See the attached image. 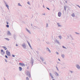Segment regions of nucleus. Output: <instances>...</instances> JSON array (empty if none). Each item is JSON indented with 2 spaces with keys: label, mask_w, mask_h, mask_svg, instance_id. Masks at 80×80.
Returning a JSON list of instances; mask_svg holds the SVG:
<instances>
[{
  "label": "nucleus",
  "mask_w": 80,
  "mask_h": 80,
  "mask_svg": "<svg viewBox=\"0 0 80 80\" xmlns=\"http://www.w3.org/2000/svg\"><path fill=\"white\" fill-rule=\"evenodd\" d=\"M22 46L24 48H25V49H26L27 48V46H26V44H25V43H24L23 44H22Z\"/></svg>",
  "instance_id": "f257e3e1"
},
{
  "label": "nucleus",
  "mask_w": 80,
  "mask_h": 80,
  "mask_svg": "<svg viewBox=\"0 0 80 80\" xmlns=\"http://www.w3.org/2000/svg\"><path fill=\"white\" fill-rule=\"evenodd\" d=\"M26 75H27V76L29 77V78H30V73L29 71H28L26 72Z\"/></svg>",
  "instance_id": "f03ea898"
},
{
  "label": "nucleus",
  "mask_w": 80,
  "mask_h": 80,
  "mask_svg": "<svg viewBox=\"0 0 80 80\" xmlns=\"http://www.w3.org/2000/svg\"><path fill=\"white\" fill-rule=\"evenodd\" d=\"M6 54H7L8 56H10V52H8V50H7L6 51Z\"/></svg>",
  "instance_id": "7ed1b4c3"
},
{
  "label": "nucleus",
  "mask_w": 80,
  "mask_h": 80,
  "mask_svg": "<svg viewBox=\"0 0 80 80\" xmlns=\"http://www.w3.org/2000/svg\"><path fill=\"white\" fill-rule=\"evenodd\" d=\"M76 67L77 68V69H78V70H80V65H79L76 64Z\"/></svg>",
  "instance_id": "20e7f679"
},
{
  "label": "nucleus",
  "mask_w": 80,
  "mask_h": 80,
  "mask_svg": "<svg viewBox=\"0 0 80 80\" xmlns=\"http://www.w3.org/2000/svg\"><path fill=\"white\" fill-rule=\"evenodd\" d=\"M26 31L28 32L29 34H31V32L28 29H27V28H26Z\"/></svg>",
  "instance_id": "39448f33"
},
{
  "label": "nucleus",
  "mask_w": 80,
  "mask_h": 80,
  "mask_svg": "<svg viewBox=\"0 0 80 80\" xmlns=\"http://www.w3.org/2000/svg\"><path fill=\"white\" fill-rule=\"evenodd\" d=\"M46 50H47V51L49 53H51V51H50V49H49V48H48L47 47L46 48Z\"/></svg>",
  "instance_id": "423d86ee"
},
{
  "label": "nucleus",
  "mask_w": 80,
  "mask_h": 80,
  "mask_svg": "<svg viewBox=\"0 0 80 80\" xmlns=\"http://www.w3.org/2000/svg\"><path fill=\"white\" fill-rule=\"evenodd\" d=\"M54 73L55 75L57 77H58L59 76V74H58V73H57V72H55Z\"/></svg>",
  "instance_id": "0eeeda50"
},
{
  "label": "nucleus",
  "mask_w": 80,
  "mask_h": 80,
  "mask_svg": "<svg viewBox=\"0 0 80 80\" xmlns=\"http://www.w3.org/2000/svg\"><path fill=\"white\" fill-rule=\"evenodd\" d=\"M49 75H50V77H51V78H52V79H53L54 78H53V74H52V73H49Z\"/></svg>",
  "instance_id": "6e6552de"
},
{
  "label": "nucleus",
  "mask_w": 80,
  "mask_h": 80,
  "mask_svg": "<svg viewBox=\"0 0 80 80\" xmlns=\"http://www.w3.org/2000/svg\"><path fill=\"white\" fill-rule=\"evenodd\" d=\"M27 42L29 45V46L31 48V49H33L32 48V46H31V45H30V43H29V42L28 41H27Z\"/></svg>",
  "instance_id": "1a4fd4ad"
},
{
  "label": "nucleus",
  "mask_w": 80,
  "mask_h": 80,
  "mask_svg": "<svg viewBox=\"0 0 80 80\" xmlns=\"http://www.w3.org/2000/svg\"><path fill=\"white\" fill-rule=\"evenodd\" d=\"M61 14L62 13H61V12H58V16H59V17H61Z\"/></svg>",
  "instance_id": "9d476101"
},
{
  "label": "nucleus",
  "mask_w": 80,
  "mask_h": 80,
  "mask_svg": "<svg viewBox=\"0 0 80 80\" xmlns=\"http://www.w3.org/2000/svg\"><path fill=\"white\" fill-rule=\"evenodd\" d=\"M7 34L8 35H12V34H11V33L10 32V31H8Z\"/></svg>",
  "instance_id": "9b49d317"
},
{
  "label": "nucleus",
  "mask_w": 80,
  "mask_h": 80,
  "mask_svg": "<svg viewBox=\"0 0 80 80\" xmlns=\"http://www.w3.org/2000/svg\"><path fill=\"white\" fill-rule=\"evenodd\" d=\"M33 59H31V62L32 64V65H33Z\"/></svg>",
  "instance_id": "f8f14e48"
},
{
  "label": "nucleus",
  "mask_w": 80,
  "mask_h": 80,
  "mask_svg": "<svg viewBox=\"0 0 80 80\" xmlns=\"http://www.w3.org/2000/svg\"><path fill=\"white\" fill-rule=\"evenodd\" d=\"M57 24L58 26V27H62V26L61 25H60V23H57Z\"/></svg>",
  "instance_id": "ddd939ff"
},
{
  "label": "nucleus",
  "mask_w": 80,
  "mask_h": 80,
  "mask_svg": "<svg viewBox=\"0 0 80 80\" xmlns=\"http://www.w3.org/2000/svg\"><path fill=\"white\" fill-rule=\"evenodd\" d=\"M64 10L65 11H66V9L67 8V6H64Z\"/></svg>",
  "instance_id": "4468645a"
},
{
  "label": "nucleus",
  "mask_w": 80,
  "mask_h": 80,
  "mask_svg": "<svg viewBox=\"0 0 80 80\" xmlns=\"http://www.w3.org/2000/svg\"><path fill=\"white\" fill-rule=\"evenodd\" d=\"M72 17H75V13H73L71 15Z\"/></svg>",
  "instance_id": "2eb2a0df"
},
{
  "label": "nucleus",
  "mask_w": 80,
  "mask_h": 80,
  "mask_svg": "<svg viewBox=\"0 0 80 80\" xmlns=\"http://www.w3.org/2000/svg\"><path fill=\"white\" fill-rule=\"evenodd\" d=\"M19 70L20 71H22V68L21 67H19Z\"/></svg>",
  "instance_id": "dca6fc26"
},
{
  "label": "nucleus",
  "mask_w": 80,
  "mask_h": 80,
  "mask_svg": "<svg viewBox=\"0 0 80 80\" xmlns=\"http://www.w3.org/2000/svg\"><path fill=\"white\" fill-rule=\"evenodd\" d=\"M61 57L63 58H65V55L64 54H62L61 55Z\"/></svg>",
  "instance_id": "f3484780"
},
{
  "label": "nucleus",
  "mask_w": 80,
  "mask_h": 80,
  "mask_svg": "<svg viewBox=\"0 0 80 80\" xmlns=\"http://www.w3.org/2000/svg\"><path fill=\"white\" fill-rule=\"evenodd\" d=\"M56 42H57L58 44H60V42H59V41L58 40H56Z\"/></svg>",
  "instance_id": "a211bd4d"
},
{
  "label": "nucleus",
  "mask_w": 80,
  "mask_h": 80,
  "mask_svg": "<svg viewBox=\"0 0 80 80\" xmlns=\"http://www.w3.org/2000/svg\"><path fill=\"white\" fill-rule=\"evenodd\" d=\"M6 7H7V8H8V10H9V6H8V5L6 4Z\"/></svg>",
  "instance_id": "6ab92c4d"
},
{
  "label": "nucleus",
  "mask_w": 80,
  "mask_h": 80,
  "mask_svg": "<svg viewBox=\"0 0 80 80\" xmlns=\"http://www.w3.org/2000/svg\"><path fill=\"white\" fill-rule=\"evenodd\" d=\"M58 37H59L60 39H62V36H58Z\"/></svg>",
  "instance_id": "aec40b11"
},
{
  "label": "nucleus",
  "mask_w": 80,
  "mask_h": 80,
  "mask_svg": "<svg viewBox=\"0 0 80 80\" xmlns=\"http://www.w3.org/2000/svg\"><path fill=\"white\" fill-rule=\"evenodd\" d=\"M3 48H4V49L6 50H7V48H6V47H2Z\"/></svg>",
  "instance_id": "412c9836"
},
{
  "label": "nucleus",
  "mask_w": 80,
  "mask_h": 80,
  "mask_svg": "<svg viewBox=\"0 0 80 80\" xmlns=\"http://www.w3.org/2000/svg\"><path fill=\"white\" fill-rule=\"evenodd\" d=\"M33 28H34V29H36L37 28V27L36 26H34L33 27Z\"/></svg>",
  "instance_id": "4be33fe9"
},
{
  "label": "nucleus",
  "mask_w": 80,
  "mask_h": 80,
  "mask_svg": "<svg viewBox=\"0 0 80 80\" xmlns=\"http://www.w3.org/2000/svg\"><path fill=\"white\" fill-rule=\"evenodd\" d=\"M41 60L42 61V62H43V58L42 57H41L40 58Z\"/></svg>",
  "instance_id": "5701e85b"
},
{
  "label": "nucleus",
  "mask_w": 80,
  "mask_h": 80,
  "mask_svg": "<svg viewBox=\"0 0 80 80\" xmlns=\"http://www.w3.org/2000/svg\"><path fill=\"white\" fill-rule=\"evenodd\" d=\"M70 37L71 38V40H73V38L72 37V36L70 35Z\"/></svg>",
  "instance_id": "b1692460"
},
{
  "label": "nucleus",
  "mask_w": 80,
  "mask_h": 80,
  "mask_svg": "<svg viewBox=\"0 0 80 80\" xmlns=\"http://www.w3.org/2000/svg\"><path fill=\"white\" fill-rule=\"evenodd\" d=\"M18 6H21V7H22V5H21V4H20V3H18Z\"/></svg>",
  "instance_id": "393cba45"
},
{
  "label": "nucleus",
  "mask_w": 80,
  "mask_h": 80,
  "mask_svg": "<svg viewBox=\"0 0 80 80\" xmlns=\"http://www.w3.org/2000/svg\"><path fill=\"white\" fill-rule=\"evenodd\" d=\"M5 40H8V41H9V39H8V38H5Z\"/></svg>",
  "instance_id": "a878e982"
},
{
  "label": "nucleus",
  "mask_w": 80,
  "mask_h": 80,
  "mask_svg": "<svg viewBox=\"0 0 80 80\" xmlns=\"http://www.w3.org/2000/svg\"><path fill=\"white\" fill-rule=\"evenodd\" d=\"M27 3H28V5H30V2L28 1L27 2Z\"/></svg>",
  "instance_id": "bb28decb"
},
{
  "label": "nucleus",
  "mask_w": 80,
  "mask_h": 80,
  "mask_svg": "<svg viewBox=\"0 0 80 80\" xmlns=\"http://www.w3.org/2000/svg\"><path fill=\"white\" fill-rule=\"evenodd\" d=\"M48 27V23H47L46 26V28H47Z\"/></svg>",
  "instance_id": "cd10ccee"
},
{
  "label": "nucleus",
  "mask_w": 80,
  "mask_h": 80,
  "mask_svg": "<svg viewBox=\"0 0 80 80\" xmlns=\"http://www.w3.org/2000/svg\"><path fill=\"white\" fill-rule=\"evenodd\" d=\"M23 64V63H19V65H22V64Z\"/></svg>",
  "instance_id": "c85d7f7f"
},
{
  "label": "nucleus",
  "mask_w": 80,
  "mask_h": 80,
  "mask_svg": "<svg viewBox=\"0 0 80 80\" xmlns=\"http://www.w3.org/2000/svg\"><path fill=\"white\" fill-rule=\"evenodd\" d=\"M21 66H22V67H25V64H22Z\"/></svg>",
  "instance_id": "c756f323"
},
{
  "label": "nucleus",
  "mask_w": 80,
  "mask_h": 80,
  "mask_svg": "<svg viewBox=\"0 0 80 80\" xmlns=\"http://www.w3.org/2000/svg\"><path fill=\"white\" fill-rule=\"evenodd\" d=\"M6 27L7 28H9V25H6Z\"/></svg>",
  "instance_id": "7c9ffc66"
},
{
  "label": "nucleus",
  "mask_w": 80,
  "mask_h": 80,
  "mask_svg": "<svg viewBox=\"0 0 80 80\" xmlns=\"http://www.w3.org/2000/svg\"><path fill=\"white\" fill-rule=\"evenodd\" d=\"M56 54H57V55H59V53H58V52H56Z\"/></svg>",
  "instance_id": "2f4dec72"
},
{
  "label": "nucleus",
  "mask_w": 80,
  "mask_h": 80,
  "mask_svg": "<svg viewBox=\"0 0 80 80\" xmlns=\"http://www.w3.org/2000/svg\"><path fill=\"white\" fill-rule=\"evenodd\" d=\"M62 48H65V49L67 48H66V47H65L63 46H62Z\"/></svg>",
  "instance_id": "473e14b6"
},
{
  "label": "nucleus",
  "mask_w": 80,
  "mask_h": 80,
  "mask_svg": "<svg viewBox=\"0 0 80 80\" xmlns=\"http://www.w3.org/2000/svg\"><path fill=\"white\" fill-rule=\"evenodd\" d=\"M70 72V73H73V72L72 71H69Z\"/></svg>",
  "instance_id": "72a5a7b5"
},
{
  "label": "nucleus",
  "mask_w": 80,
  "mask_h": 80,
  "mask_svg": "<svg viewBox=\"0 0 80 80\" xmlns=\"http://www.w3.org/2000/svg\"><path fill=\"white\" fill-rule=\"evenodd\" d=\"M75 33H76V34H77V35H79L80 34H79V33H78V32H75Z\"/></svg>",
  "instance_id": "f704fd0d"
},
{
  "label": "nucleus",
  "mask_w": 80,
  "mask_h": 80,
  "mask_svg": "<svg viewBox=\"0 0 80 80\" xmlns=\"http://www.w3.org/2000/svg\"><path fill=\"white\" fill-rule=\"evenodd\" d=\"M26 80H29V78H28L27 77L26 78Z\"/></svg>",
  "instance_id": "c9c22d12"
},
{
  "label": "nucleus",
  "mask_w": 80,
  "mask_h": 80,
  "mask_svg": "<svg viewBox=\"0 0 80 80\" xmlns=\"http://www.w3.org/2000/svg\"><path fill=\"white\" fill-rule=\"evenodd\" d=\"M12 57H15V55H12Z\"/></svg>",
  "instance_id": "e433bc0d"
},
{
  "label": "nucleus",
  "mask_w": 80,
  "mask_h": 80,
  "mask_svg": "<svg viewBox=\"0 0 80 80\" xmlns=\"http://www.w3.org/2000/svg\"><path fill=\"white\" fill-rule=\"evenodd\" d=\"M1 52H3V50L2 49L1 50Z\"/></svg>",
  "instance_id": "4c0bfd02"
},
{
  "label": "nucleus",
  "mask_w": 80,
  "mask_h": 80,
  "mask_svg": "<svg viewBox=\"0 0 80 80\" xmlns=\"http://www.w3.org/2000/svg\"><path fill=\"white\" fill-rule=\"evenodd\" d=\"M5 57L6 58H8V57H7V56L5 55Z\"/></svg>",
  "instance_id": "58836bf2"
},
{
  "label": "nucleus",
  "mask_w": 80,
  "mask_h": 80,
  "mask_svg": "<svg viewBox=\"0 0 80 80\" xmlns=\"http://www.w3.org/2000/svg\"><path fill=\"white\" fill-rule=\"evenodd\" d=\"M47 8V9H48V10H50V9L48 8Z\"/></svg>",
  "instance_id": "ea45409f"
},
{
  "label": "nucleus",
  "mask_w": 80,
  "mask_h": 80,
  "mask_svg": "<svg viewBox=\"0 0 80 80\" xmlns=\"http://www.w3.org/2000/svg\"><path fill=\"white\" fill-rule=\"evenodd\" d=\"M42 15H45V13H44V14H42Z\"/></svg>",
  "instance_id": "a19ab883"
},
{
  "label": "nucleus",
  "mask_w": 80,
  "mask_h": 80,
  "mask_svg": "<svg viewBox=\"0 0 80 80\" xmlns=\"http://www.w3.org/2000/svg\"><path fill=\"white\" fill-rule=\"evenodd\" d=\"M6 23L8 25V22H6Z\"/></svg>",
  "instance_id": "79ce46f5"
},
{
  "label": "nucleus",
  "mask_w": 80,
  "mask_h": 80,
  "mask_svg": "<svg viewBox=\"0 0 80 80\" xmlns=\"http://www.w3.org/2000/svg\"><path fill=\"white\" fill-rule=\"evenodd\" d=\"M5 61L6 62H7V59H5Z\"/></svg>",
  "instance_id": "37998d69"
},
{
  "label": "nucleus",
  "mask_w": 80,
  "mask_h": 80,
  "mask_svg": "<svg viewBox=\"0 0 80 80\" xmlns=\"http://www.w3.org/2000/svg\"><path fill=\"white\" fill-rule=\"evenodd\" d=\"M16 47H18V45L17 44H16Z\"/></svg>",
  "instance_id": "c03bdc74"
},
{
  "label": "nucleus",
  "mask_w": 80,
  "mask_h": 80,
  "mask_svg": "<svg viewBox=\"0 0 80 80\" xmlns=\"http://www.w3.org/2000/svg\"><path fill=\"white\" fill-rule=\"evenodd\" d=\"M77 5V6L78 7H80V6H79V5Z\"/></svg>",
  "instance_id": "a18cd8bd"
},
{
  "label": "nucleus",
  "mask_w": 80,
  "mask_h": 80,
  "mask_svg": "<svg viewBox=\"0 0 80 80\" xmlns=\"http://www.w3.org/2000/svg\"><path fill=\"white\" fill-rule=\"evenodd\" d=\"M58 60H59V61H60V59L58 58Z\"/></svg>",
  "instance_id": "49530a36"
},
{
  "label": "nucleus",
  "mask_w": 80,
  "mask_h": 80,
  "mask_svg": "<svg viewBox=\"0 0 80 80\" xmlns=\"http://www.w3.org/2000/svg\"><path fill=\"white\" fill-rule=\"evenodd\" d=\"M3 52V53H5V52H4V51H3V52Z\"/></svg>",
  "instance_id": "de8ad7c7"
},
{
  "label": "nucleus",
  "mask_w": 80,
  "mask_h": 80,
  "mask_svg": "<svg viewBox=\"0 0 80 80\" xmlns=\"http://www.w3.org/2000/svg\"><path fill=\"white\" fill-rule=\"evenodd\" d=\"M66 2V3H67V1H65Z\"/></svg>",
  "instance_id": "09e8293b"
},
{
  "label": "nucleus",
  "mask_w": 80,
  "mask_h": 80,
  "mask_svg": "<svg viewBox=\"0 0 80 80\" xmlns=\"http://www.w3.org/2000/svg\"><path fill=\"white\" fill-rule=\"evenodd\" d=\"M57 67V70H58V68H57V67Z\"/></svg>",
  "instance_id": "8fccbe9b"
},
{
  "label": "nucleus",
  "mask_w": 80,
  "mask_h": 80,
  "mask_svg": "<svg viewBox=\"0 0 80 80\" xmlns=\"http://www.w3.org/2000/svg\"><path fill=\"white\" fill-rule=\"evenodd\" d=\"M69 36H68V38H69Z\"/></svg>",
  "instance_id": "3c124183"
},
{
  "label": "nucleus",
  "mask_w": 80,
  "mask_h": 80,
  "mask_svg": "<svg viewBox=\"0 0 80 80\" xmlns=\"http://www.w3.org/2000/svg\"><path fill=\"white\" fill-rule=\"evenodd\" d=\"M28 68H28V67H27V69H28Z\"/></svg>",
  "instance_id": "603ef678"
},
{
  "label": "nucleus",
  "mask_w": 80,
  "mask_h": 80,
  "mask_svg": "<svg viewBox=\"0 0 80 80\" xmlns=\"http://www.w3.org/2000/svg\"><path fill=\"white\" fill-rule=\"evenodd\" d=\"M43 7L44 8H45V7H44V5H43Z\"/></svg>",
  "instance_id": "864d4df0"
},
{
  "label": "nucleus",
  "mask_w": 80,
  "mask_h": 80,
  "mask_svg": "<svg viewBox=\"0 0 80 80\" xmlns=\"http://www.w3.org/2000/svg\"><path fill=\"white\" fill-rule=\"evenodd\" d=\"M44 63H45V64H46V62H45Z\"/></svg>",
  "instance_id": "5fc2aeb1"
},
{
  "label": "nucleus",
  "mask_w": 80,
  "mask_h": 80,
  "mask_svg": "<svg viewBox=\"0 0 80 80\" xmlns=\"http://www.w3.org/2000/svg\"><path fill=\"white\" fill-rule=\"evenodd\" d=\"M5 4H7V3H5Z\"/></svg>",
  "instance_id": "6e6d98bb"
},
{
  "label": "nucleus",
  "mask_w": 80,
  "mask_h": 80,
  "mask_svg": "<svg viewBox=\"0 0 80 80\" xmlns=\"http://www.w3.org/2000/svg\"><path fill=\"white\" fill-rule=\"evenodd\" d=\"M79 8H80V6H79Z\"/></svg>",
  "instance_id": "4d7b16f0"
}]
</instances>
